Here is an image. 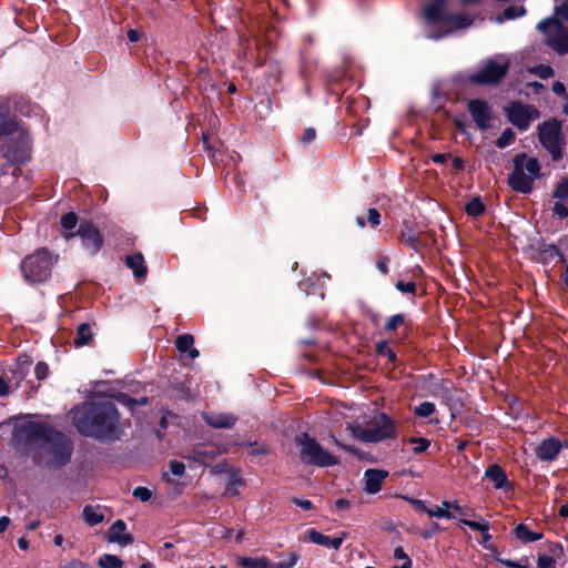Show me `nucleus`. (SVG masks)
I'll use <instances>...</instances> for the list:
<instances>
[{
    "instance_id": "f8f14e48",
    "label": "nucleus",
    "mask_w": 568,
    "mask_h": 568,
    "mask_svg": "<svg viewBox=\"0 0 568 568\" xmlns=\"http://www.w3.org/2000/svg\"><path fill=\"white\" fill-rule=\"evenodd\" d=\"M560 123L557 120L544 122L539 125V141L552 155L554 160L561 158Z\"/></svg>"
},
{
    "instance_id": "864d4df0",
    "label": "nucleus",
    "mask_w": 568,
    "mask_h": 568,
    "mask_svg": "<svg viewBox=\"0 0 568 568\" xmlns=\"http://www.w3.org/2000/svg\"><path fill=\"white\" fill-rule=\"evenodd\" d=\"M344 535L342 537L329 538L328 547L338 550L343 544Z\"/></svg>"
},
{
    "instance_id": "c756f323",
    "label": "nucleus",
    "mask_w": 568,
    "mask_h": 568,
    "mask_svg": "<svg viewBox=\"0 0 568 568\" xmlns=\"http://www.w3.org/2000/svg\"><path fill=\"white\" fill-rule=\"evenodd\" d=\"M170 471L165 474V478L169 483H173L171 476L181 477L184 474L185 466L183 463L173 460L170 463Z\"/></svg>"
},
{
    "instance_id": "4d7b16f0",
    "label": "nucleus",
    "mask_w": 568,
    "mask_h": 568,
    "mask_svg": "<svg viewBox=\"0 0 568 568\" xmlns=\"http://www.w3.org/2000/svg\"><path fill=\"white\" fill-rule=\"evenodd\" d=\"M448 158H450L449 154H444V153H437V154H434L432 160L437 163V164H442L444 163Z\"/></svg>"
},
{
    "instance_id": "0e129e2a",
    "label": "nucleus",
    "mask_w": 568,
    "mask_h": 568,
    "mask_svg": "<svg viewBox=\"0 0 568 568\" xmlns=\"http://www.w3.org/2000/svg\"><path fill=\"white\" fill-rule=\"evenodd\" d=\"M18 546H19L20 549L27 550L28 547H29V544H28V541H27V539L24 537H20L18 539Z\"/></svg>"
},
{
    "instance_id": "f257e3e1",
    "label": "nucleus",
    "mask_w": 568,
    "mask_h": 568,
    "mask_svg": "<svg viewBox=\"0 0 568 568\" xmlns=\"http://www.w3.org/2000/svg\"><path fill=\"white\" fill-rule=\"evenodd\" d=\"M77 429L102 440H115L121 435L119 413L111 402H88L71 412Z\"/></svg>"
},
{
    "instance_id": "e2e57ef3",
    "label": "nucleus",
    "mask_w": 568,
    "mask_h": 568,
    "mask_svg": "<svg viewBox=\"0 0 568 568\" xmlns=\"http://www.w3.org/2000/svg\"><path fill=\"white\" fill-rule=\"evenodd\" d=\"M9 392L8 384L0 377V396H6Z\"/></svg>"
},
{
    "instance_id": "2f4dec72",
    "label": "nucleus",
    "mask_w": 568,
    "mask_h": 568,
    "mask_svg": "<svg viewBox=\"0 0 568 568\" xmlns=\"http://www.w3.org/2000/svg\"><path fill=\"white\" fill-rule=\"evenodd\" d=\"M435 412V404L430 402H424L415 407L414 413L423 418L429 417Z\"/></svg>"
},
{
    "instance_id": "f3484780",
    "label": "nucleus",
    "mask_w": 568,
    "mask_h": 568,
    "mask_svg": "<svg viewBox=\"0 0 568 568\" xmlns=\"http://www.w3.org/2000/svg\"><path fill=\"white\" fill-rule=\"evenodd\" d=\"M562 444L555 437L544 439L535 449L536 456L542 462H551L559 454Z\"/></svg>"
},
{
    "instance_id": "20e7f679",
    "label": "nucleus",
    "mask_w": 568,
    "mask_h": 568,
    "mask_svg": "<svg viewBox=\"0 0 568 568\" xmlns=\"http://www.w3.org/2000/svg\"><path fill=\"white\" fill-rule=\"evenodd\" d=\"M424 18L432 27L439 31L429 34V38L439 39L453 32L469 28L474 20L464 13H452L447 8V0H430L424 8Z\"/></svg>"
},
{
    "instance_id": "5fc2aeb1",
    "label": "nucleus",
    "mask_w": 568,
    "mask_h": 568,
    "mask_svg": "<svg viewBox=\"0 0 568 568\" xmlns=\"http://www.w3.org/2000/svg\"><path fill=\"white\" fill-rule=\"evenodd\" d=\"M296 505L305 510L312 509L313 504L310 499H295Z\"/></svg>"
},
{
    "instance_id": "052dcab7",
    "label": "nucleus",
    "mask_w": 568,
    "mask_h": 568,
    "mask_svg": "<svg viewBox=\"0 0 568 568\" xmlns=\"http://www.w3.org/2000/svg\"><path fill=\"white\" fill-rule=\"evenodd\" d=\"M128 39L131 42H136L140 40V33L136 30L131 29L128 31Z\"/></svg>"
},
{
    "instance_id": "0eeeda50",
    "label": "nucleus",
    "mask_w": 568,
    "mask_h": 568,
    "mask_svg": "<svg viewBox=\"0 0 568 568\" xmlns=\"http://www.w3.org/2000/svg\"><path fill=\"white\" fill-rule=\"evenodd\" d=\"M347 429L355 438L365 443H376L396 435L393 419L385 414H378L368 428H364L359 423H347Z\"/></svg>"
},
{
    "instance_id": "774afa93",
    "label": "nucleus",
    "mask_w": 568,
    "mask_h": 568,
    "mask_svg": "<svg viewBox=\"0 0 568 568\" xmlns=\"http://www.w3.org/2000/svg\"><path fill=\"white\" fill-rule=\"evenodd\" d=\"M412 567V561L410 559H407L403 562V565L400 567H394V568H410Z\"/></svg>"
},
{
    "instance_id": "4c0bfd02",
    "label": "nucleus",
    "mask_w": 568,
    "mask_h": 568,
    "mask_svg": "<svg viewBox=\"0 0 568 568\" xmlns=\"http://www.w3.org/2000/svg\"><path fill=\"white\" fill-rule=\"evenodd\" d=\"M405 322V317L404 315L402 314H396V315H393L392 317L388 318V321L386 322L385 324V329L386 331H395L397 327H399L400 325H403Z\"/></svg>"
},
{
    "instance_id": "6ab92c4d",
    "label": "nucleus",
    "mask_w": 568,
    "mask_h": 568,
    "mask_svg": "<svg viewBox=\"0 0 568 568\" xmlns=\"http://www.w3.org/2000/svg\"><path fill=\"white\" fill-rule=\"evenodd\" d=\"M204 420L213 428H232L236 417L229 413H203Z\"/></svg>"
},
{
    "instance_id": "dca6fc26",
    "label": "nucleus",
    "mask_w": 568,
    "mask_h": 568,
    "mask_svg": "<svg viewBox=\"0 0 568 568\" xmlns=\"http://www.w3.org/2000/svg\"><path fill=\"white\" fill-rule=\"evenodd\" d=\"M554 214L560 219L568 216V179H562L554 191Z\"/></svg>"
},
{
    "instance_id": "a19ab883",
    "label": "nucleus",
    "mask_w": 568,
    "mask_h": 568,
    "mask_svg": "<svg viewBox=\"0 0 568 568\" xmlns=\"http://www.w3.org/2000/svg\"><path fill=\"white\" fill-rule=\"evenodd\" d=\"M396 288L404 294H414L416 291V284L414 282L398 281L396 283Z\"/></svg>"
},
{
    "instance_id": "6e6552de",
    "label": "nucleus",
    "mask_w": 568,
    "mask_h": 568,
    "mask_svg": "<svg viewBox=\"0 0 568 568\" xmlns=\"http://www.w3.org/2000/svg\"><path fill=\"white\" fill-rule=\"evenodd\" d=\"M300 452V458L306 464L321 467L337 464V458L326 452L314 438L307 434H301L295 438Z\"/></svg>"
},
{
    "instance_id": "c03bdc74",
    "label": "nucleus",
    "mask_w": 568,
    "mask_h": 568,
    "mask_svg": "<svg viewBox=\"0 0 568 568\" xmlns=\"http://www.w3.org/2000/svg\"><path fill=\"white\" fill-rule=\"evenodd\" d=\"M367 221L371 226H377L381 223V214L376 209H369Z\"/></svg>"
},
{
    "instance_id": "1a4fd4ad",
    "label": "nucleus",
    "mask_w": 568,
    "mask_h": 568,
    "mask_svg": "<svg viewBox=\"0 0 568 568\" xmlns=\"http://www.w3.org/2000/svg\"><path fill=\"white\" fill-rule=\"evenodd\" d=\"M537 29L544 34L545 43L559 54L568 53V28L556 18L541 20Z\"/></svg>"
},
{
    "instance_id": "13d9d810",
    "label": "nucleus",
    "mask_w": 568,
    "mask_h": 568,
    "mask_svg": "<svg viewBox=\"0 0 568 568\" xmlns=\"http://www.w3.org/2000/svg\"><path fill=\"white\" fill-rule=\"evenodd\" d=\"M552 91L557 94V95H561L565 93L566 91V88L565 85L561 83V82H555L554 85H552Z\"/></svg>"
},
{
    "instance_id": "9b49d317",
    "label": "nucleus",
    "mask_w": 568,
    "mask_h": 568,
    "mask_svg": "<svg viewBox=\"0 0 568 568\" xmlns=\"http://www.w3.org/2000/svg\"><path fill=\"white\" fill-rule=\"evenodd\" d=\"M509 67L507 58L500 55L491 59L485 63V65L473 73L469 80L476 84H490L499 82L506 74Z\"/></svg>"
},
{
    "instance_id": "412c9836",
    "label": "nucleus",
    "mask_w": 568,
    "mask_h": 568,
    "mask_svg": "<svg viewBox=\"0 0 568 568\" xmlns=\"http://www.w3.org/2000/svg\"><path fill=\"white\" fill-rule=\"evenodd\" d=\"M387 477V473L378 469H368L365 473V490L368 494H376L382 488V483Z\"/></svg>"
},
{
    "instance_id": "680f3d73",
    "label": "nucleus",
    "mask_w": 568,
    "mask_h": 568,
    "mask_svg": "<svg viewBox=\"0 0 568 568\" xmlns=\"http://www.w3.org/2000/svg\"><path fill=\"white\" fill-rule=\"evenodd\" d=\"M10 524V518L7 517V516H3L0 518V534L6 531V529L8 528Z\"/></svg>"
},
{
    "instance_id": "8fccbe9b",
    "label": "nucleus",
    "mask_w": 568,
    "mask_h": 568,
    "mask_svg": "<svg viewBox=\"0 0 568 568\" xmlns=\"http://www.w3.org/2000/svg\"><path fill=\"white\" fill-rule=\"evenodd\" d=\"M250 447L252 448V454L254 455H264L268 452L267 447L263 444H250Z\"/></svg>"
},
{
    "instance_id": "72a5a7b5",
    "label": "nucleus",
    "mask_w": 568,
    "mask_h": 568,
    "mask_svg": "<svg viewBox=\"0 0 568 568\" xmlns=\"http://www.w3.org/2000/svg\"><path fill=\"white\" fill-rule=\"evenodd\" d=\"M457 518H459L462 524L470 527L474 530H478V531L488 530V523L486 520H480V521L468 520L465 518V516H460V515H458Z\"/></svg>"
},
{
    "instance_id": "4be33fe9",
    "label": "nucleus",
    "mask_w": 568,
    "mask_h": 568,
    "mask_svg": "<svg viewBox=\"0 0 568 568\" xmlns=\"http://www.w3.org/2000/svg\"><path fill=\"white\" fill-rule=\"evenodd\" d=\"M194 337L191 334H183L176 338L175 346L180 353H187L191 359L199 357V351L193 347Z\"/></svg>"
},
{
    "instance_id": "7ed1b4c3",
    "label": "nucleus",
    "mask_w": 568,
    "mask_h": 568,
    "mask_svg": "<svg viewBox=\"0 0 568 568\" xmlns=\"http://www.w3.org/2000/svg\"><path fill=\"white\" fill-rule=\"evenodd\" d=\"M0 152L10 163H23L30 156V139L14 118L0 113Z\"/></svg>"
},
{
    "instance_id": "f03ea898",
    "label": "nucleus",
    "mask_w": 568,
    "mask_h": 568,
    "mask_svg": "<svg viewBox=\"0 0 568 568\" xmlns=\"http://www.w3.org/2000/svg\"><path fill=\"white\" fill-rule=\"evenodd\" d=\"M26 437L39 443L38 462L42 465L61 466L71 455L68 438L42 423L29 422L21 429Z\"/></svg>"
},
{
    "instance_id": "79ce46f5",
    "label": "nucleus",
    "mask_w": 568,
    "mask_h": 568,
    "mask_svg": "<svg viewBox=\"0 0 568 568\" xmlns=\"http://www.w3.org/2000/svg\"><path fill=\"white\" fill-rule=\"evenodd\" d=\"M558 21L561 20H568V1L561 3L560 6H557L555 8V17Z\"/></svg>"
},
{
    "instance_id": "09e8293b",
    "label": "nucleus",
    "mask_w": 568,
    "mask_h": 568,
    "mask_svg": "<svg viewBox=\"0 0 568 568\" xmlns=\"http://www.w3.org/2000/svg\"><path fill=\"white\" fill-rule=\"evenodd\" d=\"M315 136H316L315 130L312 128H308L304 131L302 141L304 143H311L312 141H314Z\"/></svg>"
},
{
    "instance_id": "ea45409f",
    "label": "nucleus",
    "mask_w": 568,
    "mask_h": 568,
    "mask_svg": "<svg viewBox=\"0 0 568 568\" xmlns=\"http://www.w3.org/2000/svg\"><path fill=\"white\" fill-rule=\"evenodd\" d=\"M377 354L379 356H385L387 357L390 362L394 361L396 358V355L395 353L393 352L392 348L388 347V345L386 343H381L377 345Z\"/></svg>"
},
{
    "instance_id": "39448f33",
    "label": "nucleus",
    "mask_w": 568,
    "mask_h": 568,
    "mask_svg": "<svg viewBox=\"0 0 568 568\" xmlns=\"http://www.w3.org/2000/svg\"><path fill=\"white\" fill-rule=\"evenodd\" d=\"M539 175L540 164L538 160L528 156L526 153H520L514 159V168L508 178V184L515 192L529 194Z\"/></svg>"
},
{
    "instance_id": "58836bf2",
    "label": "nucleus",
    "mask_w": 568,
    "mask_h": 568,
    "mask_svg": "<svg viewBox=\"0 0 568 568\" xmlns=\"http://www.w3.org/2000/svg\"><path fill=\"white\" fill-rule=\"evenodd\" d=\"M298 560V555L296 552H290L288 558L286 560H282L275 565H272V568H293Z\"/></svg>"
},
{
    "instance_id": "3c124183",
    "label": "nucleus",
    "mask_w": 568,
    "mask_h": 568,
    "mask_svg": "<svg viewBox=\"0 0 568 568\" xmlns=\"http://www.w3.org/2000/svg\"><path fill=\"white\" fill-rule=\"evenodd\" d=\"M452 169H453L454 173H459L460 171H463L464 170V161H463V159H460V158H453Z\"/></svg>"
},
{
    "instance_id": "e433bc0d",
    "label": "nucleus",
    "mask_w": 568,
    "mask_h": 568,
    "mask_svg": "<svg viewBox=\"0 0 568 568\" xmlns=\"http://www.w3.org/2000/svg\"><path fill=\"white\" fill-rule=\"evenodd\" d=\"M78 223V217L74 213H67L61 217V226L64 231H72Z\"/></svg>"
},
{
    "instance_id": "37998d69",
    "label": "nucleus",
    "mask_w": 568,
    "mask_h": 568,
    "mask_svg": "<svg viewBox=\"0 0 568 568\" xmlns=\"http://www.w3.org/2000/svg\"><path fill=\"white\" fill-rule=\"evenodd\" d=\"M49 367L45 363L39 362L34 367V374L38 379H44L48 376Z\"/></svg>"
},
{
    "instance_id": "9d476101",
    "label": "nucleus",
    "mask_w": 568,
    "mask_h": 568,
    "mask_svg": "<svg viewBox=\"0 0 568 568\" xmlns=\"http://www.w3.org/2000/svg\"><path fill=\"white\" fill-rule=\"evenodd\" d=\"M412 506L426 513L429 517L456 519L458 515L467 516L466 511L456 503L444 499L442 505H433L429 499H408Z\"/></svg>"
},
{
    "instance_id": "a878e982",
    "label": "nucleus",
    "mask_w": 568,
    "mask_h": 568,
    "mask_svg": "<svg viewBox=\"0 0 568 568\" xmlns=\"http://www.w3.org/2000/svg\"><path fill=\"white\" fill-rule=\"evenodd\" d=\"M235 561L242 568H272L271 562L265 558H251L236 556Z\"/></svg>"
},
{
    "instance_id": "4468645a",
    "label": "nucleus",
    "mask_w": 568,
    "mask_h": 568,
    "mask_svg": "<svg viewBox=\"0 0 568 568\" xmlns=\"http://www.w3.org/2000/svg\"><path fill=\"white\" fill-rule=\"evenodd\" d=\"M509 121L521 130H526L536 113V110L530 105L521 103H513L508 109Z\"/></svg>"
},
{
    "instance_id": "6e6d98bb",
    "label": "nucleus",
    "mask_w": 568,
    "mask_h": 568,
    "mask_svg": "<svg viewBox=\"0 0 568 568\" xmlns=\"http://www.w3.org/2000/svg\"><path fill=\"white\" fill-rule=\"evenodd\" d=\"M394 557L396 559H400V560H404V561L409 559V557L406 555V552L404 551V549L402 547L395 548Z\"/></svg>"
},
{
    "instance_id": "7c9ffc66",
    "label": "nucleus",
    "mask_w": 568,
    "mask_h": 568,
    "mask_svg": "<svg viewBox=\"0 0 568 568\" xmlns=\"http://www.w3.org/2000/svg\"><path fill=\"white\" fill-rule=\"evenodd\" d=\"M468 215L478 216L485 211V205L479 199H473L465 207Z\"/></svg>"
},
{
    "instance_id": "c85d7f7f",
    "label": "nucleus",
    "mask_w": 568,
    "mask_h": 568,
    "mask_svg": "<svg viewBox=\"0 0 568 568\" xmlns=\"http://www.w3.org/2000/svg\"><path fill=\"white\" fill-rule=\"evenodd\" d=\"M526 13V9L523 6L519 7H508L504 13L499 17H497V22H503L504 20H510L518 17H523Z\"/></svg>"
},
{
    "instance_id": "393cba45",
    "label": "nucleus",
    "mask_w": 568,
    "mask_h": 568,
    "mask_svg": "<svg viewBox=\"0 0 568 568\" xmlns=\"http://www.w3.org/2000/svg\"><path fill=\"white\" fill-rule=\"evenodd\" d=\"M82 517L90 526L98 525L104 520V514L100 506H85L82 510Z\"/></svg>"
},
{
    "instance_id": "bf43d9fd",
    "label": "nucleus",
    "mask_w": 568,
    "mask_h": 568,
    "mask_svg": "<svg viewBox=\"0 0 568 568\" xmlns=\"http://www.w3.org/2000/svg\"><path fill=\"white\" fill-rule=\"evenodd\" d=\"M61 568H87V566L83 562H81V561L72 560L69 564H67L63 567H61Z\"/></svg>"
},
{
    "instance_id": "de8ad7c7",
    "label": "nucleus",
    "mask_w": 568,
    "mask_h": 568,
    "mask_svg": "<svg viewBox=\"0 0 568 568\" xmlns=\"http://www.w3.org/2000/svg\"><path fill=\"white\" fill-rule=\"evenodd\" d=\"M132 497H152V491L146 487H135Z\"/></svg>"
},
{
    "instance_id": "a18cd8bd",
    "label": "nucleus",
    "mask_w": 568,
    "mask_h": 568,
    "mask_svg": "<svg viewBox=\"0 0 568 568\" xmlns=\"http://www.w3.org/2000/svg\"><path fill=\"white\" fill-rule=\"evenodd\" d=\"M219 453L212 448H203L197 452V455L203 462L213 459Z\"/></svg>"
},
{
    "instance_id": "bb28decb",
    "label": "nucleus",
    "mask_w": 568,
    "mask_h": 568,
    "mask_svg": "<svg viewBox=\"0 0 568 568\" xmlns=\"http://www.w3.org/2000/svg\"><path fill=\"white\" fill-rule=\"evenodd\" d=\"M515 535L517 539H519L523 542H531L536 541L542 538L541 532H532L528 529V527L525 524H519L515 528Z\"/></svg>"
},
{
    "instance_id": "a211bd4d",
    "label": "nucleus",
    "mask_w": 568,
    "mask_h": 568,
    "mask_svg": "<svg viewBox=\"0 0 568 568\" xmlns=\"http://www.w3.org/2000/svg\"><path fill=\"white\" fill-rule=\"evenodd\" d=\"M106 539L109 542L119 544L120 546H128L134 541L133 536L126 532V524L122 519L113 523L108 531Z\"/></svg>"
},
{
    "instance_id": "338daca9",
    "label": "nucleus",
    "mask_w": 568,
    "mask_h": 568,
    "mask_svg": "<svg viewBox=\"0 0 568 568\" xmlns=\"http://www.w3.org/2000/svg\"><path fill=\"white\" fill-rule=\"evenodd\" d=\"M559 514L560 516L562 517H567L568 516V504H565L560 507L559 509Z\"/></svg>"
},
{
    "instance_id": "ddd939ff",
    "label": "nucleus",
    "mask_w": 568,
    "mask_h": 568,
    "mask_svg": "<svg viewBox=\"0 0 568 568\" xmlns=\"http://www.w3.org/2000/svg\"><path fill=\"white\" fill-rule=\"evenodd\" d=\"M74 235L81 239L84 250L90 254H97L103 244V237L100 231L89 222L81 223L77 233L65 234L64 236L65 239H70Z\"/></svg>"
},
{
    "instance_id": "5701e85b",
    "label": "nucleus",
    "mask_w": 568,
    "mask_h": 568,
    "mask_svg": "<svg viewBox=\"0 0 568 568\" xmlns=\"http://www.w3.org/2000/svg\"><path fill=\"white\" fill-rule=\"evenodd\" d=\"M93 329L91 324L89 323H82L77 328V334L73 339V344L75 347H82L84 345H88L90 341L93 338Z\"/></svg>"
},
{
    "instance_id": "aec40b11",
    "label": "nucleus",
    "mask_w": 568,
    "mask_h": 568,
    "mask_svg": "<svg viewBox=\"0 0 568 568\" xmlns=\"http://www.w3.org/2000/svg\"><path fill=\"white\" fill-rule=\"evenodd\" d=\"M485 479L494 488H504L505 493H508L509 483L505 471L498 465H491L487 468L485 473Z\"/></svg>"
},
{
    "instance_id": "c9c22d12",
    "label": "nucleus",
    "mask_w": 568,
    "mask_h": 568,
    "mask_svg": "<svg viewBox=\"0 0 568 568\" xmlns=\"http://www.w3.org/2000/svg\"><path fill=\"white\" fill-rule=\"evenodd\" d=\"M515 140V133L511 129H506L501 135L497 139V146L504 149L508 146Z\"/></svg>"
},
{
    "instance_id": "b1692460",
    "label": "nucleus",
    "mask_w": 568,
    "mask_h": 568,
    "mask_svg": "<svg viewBox=\"0 0 568 568\" xmlns=\"http://www.w3.org/2000/svg\"><path fill=\"white\" fill-rule=\"evenodd\" d=\"M126 266L133 271V274L138 278H143L146 275V266L144 265V258L141 253L133 254L126 257Z\"/></svg>"
},
{
    "instance_id": "49530a36",
    "label": "nucleus",
    "mask_w": 568,
    "mask_h": 568,
    "mask_svg": "<svg viewBox=\"0 0 568 568\" xmlns=\"http://www.w3.org/2000/svg\"><path fill=\"white\" fill-rule=\"evenodd\" d=\"M554 559L550 556L547 555H540L538 557V568H551L554 564Z\"/></svg>"
},
{
    "instance_id": "473e14b6",
    "label": "nucleus",
    "mask_w": 568,
    "mask_h": 568,
    "mask_svg": "<svg viewBox=\"0 0 568 568\" xmlns=\"http://www.w3.org/2000/svg\"><path fill=\"white\" fill-rule=\"evenodd\" d=\"M307 538L314 544L328 547L329 537L323 535L322 532L315 529H311L307 531Z\"/></svg>"
},
{
    "instance_id": "2eb2a0df",
    "label": "nucleus",
    "mask_w": 568,
    "mask_h": 568,
    "mask_svg": "<svg viewBox=\"0 0 568 568\" xmlns=\"http://www.w3.org/2000/svg\"><path fill=\"white\" fill-rule=\"evenodd\" d=\"M468 111L479 129L487 130L490 126L491 111L485 101L478 99L469 101Z\"/></svg>"
},
{
    "instance_id": "cd10ccee",
    "label": "nucleus",
    "mask_w": 568,
    "mask_h": 568,
    "mask_svg": "<svg viewBox=\"0 0 568 568\" xmlns=\"http://www.w3.org/2000/svg\"><path fill=\"white\" fill-rule=\"evenodd\" d=\"M100 568H122L123 561L115 555L105 554L98 560Z\"/></svg>"
},
{
    "instance_id": "423d86ee",
    "label": "nucleus",
    "mask_w": 568,
    "mask_h": 568,
    "mask_svg": "<svg viewBox=\"0 0 568 568\" xmlns=\"http://www.w3.org/2000/svg\"><path fill=\"white\" fill-rule=\"evenodd\" d=\"M55 262L57 257L48 250H37L21 262L22 275L30 284L42 283L50 277L52 266Z\"/></svg>"
},
{
    "instance_id": "f704fd0d",
    "label": "nucleus",
    "mask_w": 568,
    "mask_h": 568,
    "mask_svg": "<svg viewBox=\"0 0 568 568\" xmlns=\"http://www.w3.org/2000/svg\"><path fill=\"white\" fill-rule=\"evenodd\" d=\"M409 443L413 445V450L416 454L424 453L430 445V442L423 437H413L409 439Z\"/></svg>"
},
{
    "instance_id": "69168bd1",
    "label": "nucleus",
    "mask_w": 568,
    "mask_h": 568,
    "mask_svg": "<svg viewBox=\"0 0 568 568\" xmlns=\"http://www.w3.org/2000/svg\"><path fill=\"white\" fill-rule=\"evenodd\" d=\"M504 565L511 567V568H524L519 562H515L511 560H500Z\"/></svg>"
},
{
    "instance_id": "603ef678",
    "label": "nucleus",
    "mask_w": 568,
    "mask_h": 568,
    "mask_svg": "<svg viewBox=\"0 0 568 568\" xmlns=\"http://www.w3.org/2000/svg\"><path fill=\"white\" fill-rule=\"evenodd\" d=\"M351 504L348 499H337L335 503V508L338 511H345L349 508Z\"/></svg>"
}]
</instances>
